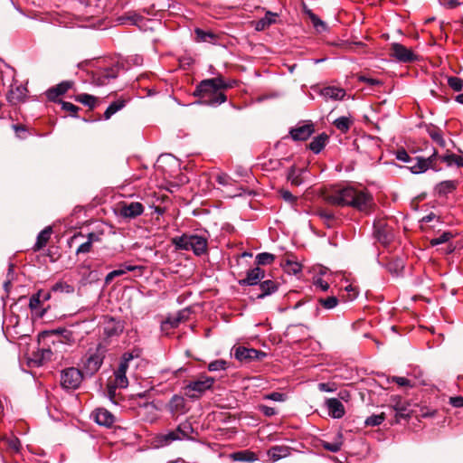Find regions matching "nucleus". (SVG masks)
Segmentation results:
<instances>
[{"mask_svg": "<svg viewBox=\"0 0 463 463\" xmlns=\"http://www.w3.org/2000/svg\"><path fill=\"white\" fill-rule=\"evenodd\" d=\"M353 123V120L349 117H340L334 120L333 125L342 133H346Z\"/></svg>", "mask_w": 463, "mask_h": 463, "instance_id": "58836bf2", "label": "nucleus"}, {"mask_svg": "<svg viewBox=\"0 0 463 463\" xmlns=\"http://www.w3.org/2000/svg\"><path fill=\"white\" fill-rule=\"evenodd\" d=\"M194 33L196 35V40L199 42H206L208 39L214 38V34L212 32H206L200 28H196L194 30Z\"/></svg>", "mask_w": 463, "mask_h": 463, "instance_id": "864d4df0", "label": "nucleus"}, {"mask_svg": "<svg viewBox=\"0 0 463 463\" xmlns=\"http://www.w3.org/2000/svg\"><path fill=\"white\" fill-rule=\"evenodd\" d=\"M266 398L274 402H284L286 395L282 392H273L268 394Z\"/></svg>", "mask_w": 463, "mask_h": 463, "instance_id": "69168bd1", "label": "nucleus"}, {"mask_svg": "<svg viewBox=\"0 0 463 463\" xmlns=\"http://www.w3.org/2000/svg\"><path fill=\"white\" fill-rule=\"evenodd\" d=\"M290 455V448L288 446H273L268 450V456L277 461Z\"/></svg>", "mask_w": 463, "mask_h": 463, "instance_id": "c85d7f7f", "label": "nucleus"}, {"mask_svg": "<svg viewBox=\"0 0 463 463\" xmlns=\"http://www.w3.org/2000/svg\"><path fill=\"white\" fill-rule=\"evenodd\" d=\"M182 322V317H177L176 315L174 317H169L164 322V325H169L172 328L177 327L179 324Z\"/></svg>", "mask_w": 463, "mask_h": 463, "instance_id": "052dcab7", "label": "nucleus"}, {"mask_svg": "<svg viewBox=\"0 0 463 463\" xmlns=\"http://www.w3.org/2000/svg\"><path fill=\"white\" fill-rule=\"evenodd\" d=\"M277 16L278 14L269 11L266 12L264 17L255 22V30L258 32L264 31L271 24L276 23Z\"/></svg>", "mask_w": 463, "mask_h": 463, "instance_id": "a878e982", "label": "nucleus"}, {"mask_svg": "<svg viewBox=\"0 0 463 463\" xmlns=\"http://www.w3.org/2000/svg\"><path fill=\"white\" fill-rule=\"evenodd\" d=\"M449 404L455 408H462L463 407V396L450 397Z\"/></svg>", "mask_w": 463, "mask_h": 463, "instance_id": "774afa93", "label": "nucleus"}, {"mask_svg": "<svg viewBox=\"0 0 463 463\" xmlns=\"http://www.w3.org/2000/svg\"><path fill=\"white\" fill-rule=\"evenodd\" d=\"M275 260V256L269 252L259 253L256 256V262L258 265H269Z\"/></svg>", "mask_w": 463, "mask_h": 463, "instance_id": "37998d69", "label": "nucleus"}, {"mask_svg": "<svg viewBox=\"0 0 463 463\" xmlns=\"http://www.w3.org/2000/svg\"><path fill=\"white\" fill-rule=\"evenodd\" d=\"M323 448L330 452H338L342 448V441L337 440L334 442L324 441Z\"/></svg>", "mask_w": 463, "mask_h": 463, "instance_id": "6e6d98bb", "label": "nucleus"}, {"mask_svg": "<svg viewBox=\"0 0 463 463\" xmlns=\"http://www.w3.org/2000/svg\"><path fill=\"white\" fill-rule=\"evenodd\" d=\"M176 440H180V438L177 436L175 430L157 437V442L160 446H168Z\"/></svg>", "mask_w": 463, "mask_h": 463, "instance_id": "ea45409f", "label": "nucleus"}, {"mask_svg": "<svg viewBox=\"0 0 463 463\" xmlns=\"http://www.w3.org/2000/svg\"><path fill=\"white\" fill-rule=\"evenodd\" d=\"M42 290H39L37 293L33 294L29 300V307L32 311L37 309L41 303L43 302L41 299Z\"/></svg>", "mask_w": 463, "mask_h": 463, "instance_id": "5fc2aeb1", "label": "nucleus"}, {"mask_svg": "<svg viewBox=\"0 0 463 463\" xmlns=\"http://www.w3.org/2000/svg\"><path fill=\"white\" fill-rule=\"evenodd\" d=\"M118 73L119 68L117 65L98 69L91 72L90 82L97 87L105 86L109 84L111 80L116 79Z\"/></svg>", "mask_w": 463, "mask_h": 463, "instance_id": "6e6552de", "label": "nucleus"}, {"mask_svg": "<svg viewBox=\"0 0 463 463\" xmlns=\"http://www.w3.org/2000/svg\"><path fill=\"white\" fill-rule=\"evenodd\" d=\"M328 136L326 133H321L316 137L313 138V140L309 144V148L312 152L315 154H319L323 148L326 146L327 141H328Z\"/></svg>", "mask_w": 463, "mask_h": 463, "instance_id": "7c9ffc66", "label": "nucleus"}, {"mask_svg": "<svg viewBox=\"0 0 463 463\" xmlns=\"http://www.w3.org/2000/svg\"><path fill=\"white\" fill-rule=\"evenodd\" d=\"M279 288V283L272 279H266L259 284L258 288H253L250 293L252 299H261L275 293Z\"/></svg>", "mask_w": 463, "mask_h": 463, "instance_id": "f8f14e48", "label": "nucleus"}, {"mask_svg": "<svg viewBox=\"0 0 463 463\" xmlns=\"http://www.w3.org/2000/svg\"><path fill=\"white\" fill-rule=\"evenodd\" d=\"M437 158L438 152L436 149H433V153L427 158L422 156H414L411 165H407V168L415 175L425 173L428 169H432L437 172L441 169L437 165Z\"/></svg>", "mask_w": 463, "mask_h": 463, "instance_id": "39448f33", "label": "nucleus"}, {"mask_svg": "<svg viewBox=\"0 0 463 463\" xmlns=\"http://www.w3.org/2000/svg\"><path fill=\"white\" fill-rule=\"evenodd\" d=\"M390 51L391 56L399 62L411 63L419 60L417 54L399 43H392Z\"/></svg>", "mask_w": 463, "mask_h": 463, "instance_id": "9d476101", "label": "nucleus"}, {"mask_svg": "<svg viewBox=\"0 0 463 463\" xmlns=\"http://www.w3.org/2000/svg\"><path fill=\"white\" fill-rule=\"evenodd\" d=\"M144 213V206L139 202L121 203L119 207V214L124 218L134 219Z\"/></svg>", "mask_w": 463, "mask_h": 463, "instance_id": "4468645a", "label": "nucleus"}, {"mask_svg": "<svg viewBox=\"0 0 463 463\" xmlns=\"http://www.w3.org/2000/svg\"><path fill=\"white\" fill-rule=\"evenodd\" d=\"M280 196L286 201L290 203H294L297 201V197L292 194L291 192L288 190H281L280 191Z\"/></svg>", "mask_w": 463, "mask_h": 463, "instance_id": "338daca9", "label": "nucleus"}, {"mask_svg": "<svg viewBox=\"0 0 463 463\" xmlns=\"http://www.w3.org/2000/svg\"><path fill=\"white\" fill-rule=\"evenodd\" d=\"M106 347L99 344L95 350H90L89 355L83 363V371L86 374L92 376L99 371L105 358Z\"/></svg>", "mask_w": 463, "mask_h": 463, "instance_id": "423d86ee", "label": "nucleus"}, {"mask_svg": "<svg viewBox=\"0 0 463 463\" xmlns=\"http://www.w3.org/2000/svg\"><path fill=\"white\" fill-rule=\"evenodd\" d=\"M144 20L143 16L137 12H129L126 15L120 16L118 21L120 24H130L133 25H138Z\"/></svg>", "mask_w": 463, "mask_h": 463, "instance_id": "e433bc0d", "label": "nucleus"}, {"mask_svg": "<svg viewBox=\"0 0 463 463\" xmlns=\"http://www.w3.org/2000/svg\"><path fill=\"white\" fill-rule=\"evenodd\" d=\"M74 99H75V101L83 104L84 106L88 107L90 109H93L94 108H96V106L98 104V98L93 95L87 94V93L78 94L75 96Z\"/></svg>", "mask_w": 463, "mask_h": 463, "instance_id": "72a5a7b5", "label": "nucleus"}, {"mask_svg": "<svg viewBox=\"0 0 463 463\" xmlns=\"http://www.w3.org/2000/svg\"><path fill=\"white\" fill-rule=\"evenodd\" d=\"M448 85L454 91H461L463 90V80L458 77L450 76L448 78Z\"/></svg>", "mask_w": 463, "mask_h": 463, "instance_id": "a18cd8bd", "label": "nucleus"}, {"mask_svg": "<svg viewBox=\"0 0 463 463\" xmlns=\"http://www.w3.org/2000/svg\"><path fill=\"white\" fill-rule=\"evenodd\" d=\"M231 87L221 76L206 79L196 86L194 96L198 98L196 101L198 104L217 107L226 101L224 90Z\"/></svg>", "mask_w": 463, "mask_h": 463, "instance_id": "f03ea898", "label": "nucleus"}, {"mask_svg": "<svg viewBox=\"0 0 463 463\" xmlns=\"http://www.w3.org/2000/svg\"><path fill=\"white\" fill-rule=\"evenodd\" d=\"M314 131L315 128L312 123H304L292 128L289 133L292 139L297 141H305L311 137Z\"/></svg>", "mask_w": 463, "mask_h": 463, "instance_id": "f3484780", "label": "nucleus"}, {"mask_svg": "<svg viewBox=\"0 0 463 463\" xmlns=\"http://www.w3.org/2000/svg\"><path fill=\"white\" fill-rule=\"evenodd\" d=\"M383 420H384L383 413H382V414H373V415L369 416L365 420L364 423L367 426L374 427V426L381 425Z\"/></svg>", "mask_w": 463, "mask_h": 463, "instance_id": "09e8293b", "label": "nucleus"}, {"mask_svg": "<svg viewBox=\"0 0 463 463\" xmlns=\"http://www.w3.org/2000/svg\"><path fill=\"white\" fill-rule=\"evenodd\" d=\"M387 382L395 383L401 387H413L414 385L409 379L402 376H392V378H388Z\"/></svg>", "mask_w": 463, "mask_h": 463, "instance_id": "3c124183", "label": "nucleus"}, {"mask_svg": "<svg viewBox=\"0 0 463 463\" xmlns=\"http://www.w3.org/2000/svg\"><path fill=\"white\" fill-rule=\"evenodd\" d=\"M392 406L395 411V417L397 421L400 419H408L411 417V405L408 402L403 401L400 396L392 397Z\"/></svg>", "mask_w": 463, "mask_h": 463, "instance_id": "2eb2a0df", "label": "nucleus"}, {"mask_svg": "<svg viewBox=\"0 0 463 463\" xmlns=\"http://www.w3.org/2000/svg\"><path fill=\"white\" fill-rule=\"evenodd\" d=\"M227 368V362L225 360H215L208 364V370L211 372L223 371Z\"/></svg>", "mask_w": 463, "mask_h": 463, "instance_id": "603ef678", "label": "nucleus"}, {"mask_svg": "<svg viewBox=\"0 0 463 463\" xmlns=\"http://www.w3.org/2000/svg\"><path fill=\"white\" fill-rule=\"evenodd\" d=\"M59 103L61 106V109L64 111H67L70 113L71 117H77V113L80 109V108L71 102L63 101V100H58Z\"/></svg>", "mask_w": 463, "mask_h": 463, "instance_id": "49530a36", "label": "nucleus"}, {"mask_svg": "<svg viewBox=\"0 0 463 463\" xmlns=\"http://www.w3.org/2000/svg\"><path fill=\"white\" fill-rule=\"evenodd\" d=\"M452 237H453V235L451 232H445L442 234L439 235L438 237L431 239L430 244L432 246L439 245V244L449 241Z\"/></svg>", "mask_w": 463, "mask_h": 463, "instance_id": "8fccbe9b", "label": "nucleus"}, {"mask_svg": "<svg viewBox=\"0 0 463 463\" xmlns=\"http://www.w3.org/2000/svg\"><path fill=\"white\" fill-rule=\"evenodd\" d=\"M137 269H141V267L136 265L121 264L119 269H114L107 274L105 277V284L109 285L111 283L114 278L122 276L128 271H134Z\"/></svg>", "mask_w": 463, "mask_h": 463, "instance_id": "b1692460", "label": "nucleus"}, {"mask_svg": "<svg viewBox=\"0 0 463 463\" xmlns=\"http://www.w3.org/2000/svg\"><path fill=\"white\" fill-rule=\"evenodd\" d=\"M441 162H444L448 166H451L453 165H456L458 167L463 166V157L457 156L455 154H446L442 156H438V158Z\"/></svg>", "mask_w": 463, "mask_h": 463, "instance_id": "f704fd0d", "label": "nucleus"}, {"mask_svg": "<svg viewBox=\"0 0 463 463\" xmlns=\"http://www.w3.org/2000/svg\"><path fill=\"white\" fill-rule=\"evenodd\" d=\"M177 436L180 438V440L184 439H192V434L194 432V430L188 420L181 422L176 429L175 430Z\"/></svg>", "mask_w": 463, "mask_h": 463, "instance_id": "cd10ccee", "label": "nucleus"}, {"mask_svg": "<svg viewBox=\"0 0 463 463\" xmlns=\"http://www.w3.org/2000/svg\"><path fill=\"white\" fill-rule=\"evenodd\" d=\"M133 355L131 354H124L118 369L114 373V380L111 382L118 386L120 389L127 388L128 385V380L127 378V370L128 368V363L132 360Z\"/></svg>", "mask_w": 463, "mask_h": 463, "instance_id": "9b49d317", "label": "nucleus"}, {"mask_svg": "<svg viewBox=\"0 0 463 463\" xmlns=\"http://www.w3.org/2000/svg\"><path fill=\"white\" fill-rule=\"evenodd\" d=\"M265 277V272L262 269L256 267L247 271L246 277L239 281L241 286H257L261 282Z\"/></svg>", "mask_w": 463, "mask_h": 463, "instance_id": "a211bd4d", "label": "nucleus"}, {"mask_svg": "<svg viewBox=\"0 0 463 463\" xmlns=\"http://www.w3.org/2000/svg\"><path fill=\"white\" fill-rule=\"evenodd\" d=\"M73 82L70 80H64L61 83L50 88L46 91V97L51 101H57V99L65 94L71 87Z\"/></svg>", "mask_w": 463, "mask_h": 463, "instance_id": "412c9836", "label": "nucleus"}, {"mask_svg": "<svg viewBox=\"0 0 463 463\" xmlns=\"http://www.w3.org/2000/svg\"><path fill=\"white\" fill-rule=\"evenodd\" d=\"M215 380L206 374H201L196 380L190 381L184 387V393L190 399L200 398L206 391L210 390Z\"/></svg>", "mask_w": 463, "mask_h": 463, "instance_id": "20e7f679", "label": "nucleus"}, {"mask_svg": "<svg viewBox=\"0 0 463 463\" xmlns=\"http://www.w3.org/2000/svg\"><path fill=\"white\" fill-rule=\"evenodd\" d=\"M52 291L71 294L74 292V287L66 282L59 281L52 287Z\"/></svg>", "mask_w": 463, "mask_h": 463, "instance_id": "79ce46f5", "label": "nucleus"}, {"mask_svg": "<svg viewBox=\"0 0 463 463\" xmlns=\"http://www.w3.org/2000/svg\"><path fill=\"white\" fill-rule=\"evenodd\" d=\"M169 410L174 414H183L185 411V401L180 395H174L169 402Z\"/></svg>", "mask_w": 463, "mask_h": 463, "instance_id": "bb28decb", "label": "nucleus"}, {"mask_svg": "<svg viewBox=\"0 0 463 463\" xmlns=\"http://www.w3.org/2000/svg\"><path fill=\"white\" fill-rule=\"evenodd\" d=\"M124 326L120 320L106 317L104 321V335L108 337L118 335L123 332Z\"/></svg>", "mask_w": 463, "mask_h": 463, "instance_id": "aec40b11", "label": "nucleus"}, {"mask_svg": "<svg viewBox=\"0 0 463 463\" xmlns=\"http://www.w3.org/2000/svg\"><path fill=\"white\" fill-rule=\"evenodd\" d=\"M373 234L377 241L383 245H388L393 239V232L384 221H378L373 224Z\"/></svg>", "mask_w": 463, "mask_h": 463, "instance_id": "ddd939ff", "label": "nucleus"}, {"mask_svg": "<svg viewBox=\"0 0 463 463\" xmlns=\"http://www.w3.org/2000/svg\"><path fill=\"white\" fill-rule=\"evenodd\" d=\"M359 80L361 82H364L366 84H368L369 86H378V85H382V81L377 80V79H374V78H369V77H366V76H360L359 77Z\"/></svg>", "mask_w": 463, "mask_h": 463, "instance_id": "0e129e2a", "label": "nucleus"}, {"mask_svg": "<svg viewBox=\"0 0 463 463\" xmlns=\"http://www.w3.org/2000/svg\"><path fill=\"white\" fill-rule=\"evenodd\" d=\"M232 457L234 460L241 462H253L257 460L256 454L250 450L235 452L232 455Z\"/></svg>", "mask_w": 463, "mask_h": 463, "instance_id": "4c0bfd02", "label": "nucleus"}, {"mask_svg": "<svg viewBox=\"0 0 463 463\" xmlns=\"http://www.w3.org/2000/svg\"><path fill=\"white\" fill-rule=\"evenodd\" d=\"M318 303L326 309H332L335 307L339 302L338 298L335 296H330L326 298H318Z\"/></svg>", "mask_w": 463, "mask_h": 463, "instance_id": "a19ab883", "label": "nucleus"}, {"mask_svg": "<svg viewBox=\"0 0 463 463\" xmlns=\"http://www.w3.org/2000/svg\"><path fill=\"white\" fill-rule=\"evenodd\" d=\"M317 215L322 219L327 227H332L333 222H335V215L326 210H319L317 213Z\"/></svg>", "mask_w": 463, "mask_h": 463, "instance_id": "c03bdc74", "label": "nucleus"}, {"mask_svg": "<svg viewBox=\"0 0 463 463\" xmlns=\"http://www.w3.org/2000/svg\"><path fill=\"white\" fill-rule=\"evenodd\" d=\"M324 200L332 205L353 207L367 212L373 204L372 195L365 190L351 185H335L324 195Z\"/></svg>", "mask_w": 463, "mask_h": 463, "instance_id": "f257e3e1", "label": "nucleus"}, {"mask_svg": "<svg viewBox=\"0 0 463 463\" xmlns=\"http://www.w3.org/2000/svg\"><path fill=\"white\" fill-rule=\"evenodd\" d=\"M426 131H427L428 135L430 136V137L438 146H439L440 147L446 146V140L444 139L442 131L440 130L439 128H438L434 125H430L427 127Z\"/></svg>", "mask_w": 463, "mask_h": 463, "instance_id": "c756f323", "label": "nucleus"}, {"mask_svg": "<svg viewBox=\"0 0 463 463\" xmlns=\"http://www.w3.org/2000/svg\"><path fill=\"white\" fill-rule=\"evenodd\" d=\"M288 160V158H282V159H269L263 163V165L268 170H277L280 168L283 165V161Z\"/></svg>", "mask_w": 463, "mask_h": 463, "instance_id": "de8ad7c7", "label": "nucleus"}, {"mask_svg": "<svg viewBox=\"0 0 463 463\" xmlns=\"http://www.w3.org/2000/svg\"><path fill=\"white\" fill-rule=\"evenodd\" d=\"M306 13L308 14V16H309L310 20L312 21L313 25H314L315 28H317V30L319 29V26H321L323 29L326 28L325 23L323 21H321L318 18V16L316 15L311 10H307Z\"/></svg>", "mask_w": 463, "mask_h": 463, "instance_id": "4d7b16f0", "label": "nucleus"}, {"mask_svg": "<svg viewBox=\"0 0 463 463\" xmlns=\"http://www.w3.org/2000/svg\"><path fill=\"white\" fill-rule=\"evenodd\" d=\"M396 158L399 161L405 162L408 165H411L413 157H411L404 149H402V150L397 151Z\"/></svg>", "mask_w": 463, "mask_h": 463, "instance_id": "bf43d9fd", "label": "nucleus"}, {"mask_svg": "<svg viewBox=\"0 0 463 463\" xmlns=\"http://www.w3.org/2000/svg\"><path fill=\"white\" fill-rule=\"evenodd\" d=\"M13 129L14 130L17 137L24 139L27 137L28 131L25 126L22 124H15L13 125Z\"/></svg>", "mask_w": 463, "mask_h": 463, "instance_id": "13d9d810", "label": "nucleus"}, {"mask_svg": "<svg viewBox=\"0 0 463 463\" xmlns=\"http://www.w3.org/2000/svg\"><path fill=\"white\" fill-rule=\"evenodd\" d=\"M52 232V229L50 226L45 227L43 231H41L37 235L36 242L33 247V250L39 251L43 247H45L51 238Z\"/></svg>", "mask_w": 463, "mask_h": 463, "instance_id": "393cba45", "label": "nucleus"}, {"mask_svg": "<svg viewBox=\"0 0 463 463\" xmlns=\"http://www.w3.org/2000/svg\"><path fill=\"white\" fill-rule=\"evenodd\" d=\"M326 404L328 410V414L332 418L340 419L345 415V406L340 400L336 398H330L326 400Z\"/></svg>", "mask_w": 463, "mask_h": 463, "instance_id": "4be33fe9", "label": "nucleus"}, {"mask_svg": "<svg viewBox=\"0 0 463 463\" xmlns=\"http://www.w3.org/2000/svg\"><path fill=\"white\" fill-rule=\"evenodd\" d=\"M28 90L23 85H12L9 90L6 99L11 105H17L21 102H24L27 97Z\"/></svg>", "mask_w": 463, "mask_h": 463, "instance_id": "dca6fc26", "label": "nucleus"}, {"mask_svg": "<svg viewBox=\"0 0 463 463\" xmlns=\"http://www.w3.org/2000/svg\"><path fill=\"white\" fill-rule=\"evenodd\" d=\"M126 106V100L123 99L113 101L105 110L104 118L109 119L114 114L122 109Z\"/></svg>", "mask_w": 463, "mask_h": 463, "instance_id": "c9c22d12", "label": "nucleus"}, {"mask_svg": "<svg viewBox=\"0 0 463 463\" xmlns=\"http://www.w3.org/2000/svg\"><path fill=\"white\" fill-rule=\"evenodd\" d=\"M320 95L325 100H341L345 96V90L335 86L325 87L320 90Z\"/></svg>", "mask_w": 463, "mask_h": 463, "instance_id": "5701e85b", "label": "nucleus"}, {"mask_svg": "<svg viewBox=\"0 0 463 463\" xmlns=\"http://www.w3.org/2000/svg\"><path fill=\"white\" fill-rule=\"evenodd\" d=\"M306 172L304 168H297L292 165L288 173V180L292 185L299 186L303 184L302 175Z\"/></svg>", "mask_w": 463, "mask_h": 463, "instance_id": "2f4dec72", "label": "nucleus"}, {"mask_svg": "<svg viewBox=\"0 0 463 463\" xmlns=\"http://www.w3.org/2000/svg\"><path fill=\"white\" fill-rule=\"evenodd\" d=\"M172 244L176 250H192L195 256H202L207 252L208 241L204 236L197 234H183L172 239Z\"/></svg>", "mask_w": 463, "mask_h": 463, "instance_id": "7ed1b4c3", "label": "nucleus"}, {"mask_svg": "<svg viewBox=\"0 0 463 463\" xmlns=\"http://www.w3.org/2000/svg\"><path fill=\"white\" fill-rule=\"evenodd\" d=\"M267 353L254 348L239 345L233 348V356L241 363L250 364L255 361H262L267 357Z\"/></svg>", "mask_w": 463, "mask_h": 463, "instance_id": "1a4fd4ad", "label": "nucleus"}, {"mask_svg": "<svg viewBox=\"0 0 463 463\" xmlns=\"http://www.w3.org/2000/svg\"><path fill=\"white\" fill-rule=\"evenodd\" d=\"M457 188V182L452 180H447L442 181L439 183L436 187L435 191L439 195H447L453 191H455Z\"/></svg>", "mask_w": 463, "mask_h": 463, "instance_id": "473e14b6", "label": "nucleus"}, {"mask_svg": "<svg viewBox=\"0 0 463 463\" xmlns=\"http://www.w3.org/2000/svg\"><path fill=\"white\" fill-rule=\"evenodd\" d=\"M83 380V372L75 367H69L61 372V385L65 390H76Z\"/></svg>", "mask_w": 463, "mask_h": 463, "instance_id": "0eeeda50", "label": "nucleus"}, {"mask_svg": "<svg viewBox=\"0 0 463 463\" xmlns=\"http://www.w3.org/2000/svg\"><path fill=\"white\" fill-rule=\"evenodd\" d=\"M119 388L118 386H116L115 383H112L109 382L107 386V395L109 398L110 401L115 402L116 398V390Z\"/></svg>", "mask_w": 463, "mask_h": 463, "instance_id": "680f3d73", "label": "nucleus"}, {"mask_svg": "<svg viewBox=\"0 0 463 463\" xmlns=\"http://www.w3.org/2000/svg\"><path fill=\"white\" fill-rule=\"evenodd\" d=\"M94 421L104 427H111L115 421L114 415L104 408H98L92 413Z\"/></svg>", "mask_w": 463, "mask_h": 463, "instance_id": "6ab92c4d", "label": "nucleus"}, {"mask_svg": "<svg viewBox=\"0 0 463 463\" xmlns=\"http://www.w3.org/2000/svg\"><path fill=\"white\" fill-rule=\"evenodd\" d=\"M92 249V245L90 244V241H85L83 243H81L76 250V254L79 255V254H85V253H89Z\"/></svg>", "mask_w": 463, "mask_h": 463, "instance_id": "e2e57ef3", "label": "nucleus"}]
</instances>
